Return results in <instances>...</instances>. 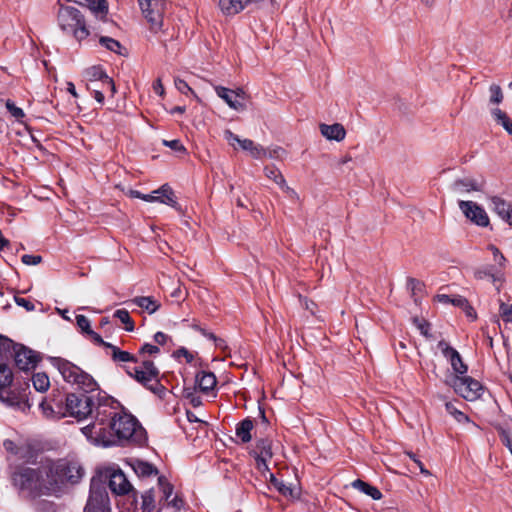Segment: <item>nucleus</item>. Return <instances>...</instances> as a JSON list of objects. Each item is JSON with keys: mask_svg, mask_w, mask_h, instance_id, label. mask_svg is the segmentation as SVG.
Here are the masks:
<instances>
[{"mask_svg": "<svg viewBox=\"0 0 512 512\" xmlns=\"http://www.w3.org/2000/svg\"><path fill=\"white\" fill-rule=\"evenodd\" d=\"M319 128L322 136L325 137L327 140H334L340 142L344 140L346 136V130L344 126L340 123H335L332 125L321 124Z\"/></svg>", "mask_w": 512, "mask_h": 512, "instance_id": "obj_22", "label": "nucleus"}, {"mask_svg": "<svg viewBox=\"0 0 512 512\" xmlns=\"http://www.w3.org/2000/svg\"><path fill=\"white\" fill-rule=\"evenodd\" d=\"M352 486L355 489L370 496L374 500H380L382 498V493L380 492V490L378 488H376L375 486H372L362 480L358 479V480L353 481Z\"/></svg>", "mask_w": 512, "mask_h": 512, "instance_id": "obj_29", "label": "nucleus"}, {"mask_svg": "<svg viewBox=\"0 0 512 512\" xmlns=\"http://www.w3.org/2000/svg\"><path fill=\"white\" fill-rule=\"evenodd\" d=\"M138 2L142 14L150 24V30L158 32L162 27L166 2L164 0H138Z\"/></svg>", "mask_w": 512, "mask_h": 512, "instance_id": "obj_8", "label": "nucleus"}, {"mask_svg": "<svg viewBox=\"0 0 512 512\" xmlns=\"http://www.w3.org/2000/svg\"><path fill=\"white\" fill-rule=\"evenodd\" d=\"M56 409L54 408L53 405L47 403L46 401H42L40 403V408L42 410V413L45 417L47 418H61L59 415H58V406H63L62 403H56Z\"/></svg>", "mask_w": 512, "mask_h": 512, "instance_id": "obj_39", "label": "nucleus"}, {"mask_svg": "<svg viewBox=\"0 0 512 512\" xmlns=\"http://www.w3.org/2000/svg\"><path fill=\"white\" fill-rule=\"evenodd\" d=\"M76 323L79 329L86 334H88L89 331L92 330L90 327V320L84 315H77Z\"/></svg>", "mask_w": 512, "mask_h": 512, "instance_id": "obj_47", "label": "nucleus"}, {"mask_svg": "<svg viewBox=\"0 0 512 512\" xmlns=\"http://www.w3.org/2000/svg\"><path fill=\"white\" fill-rule=\"evenodd\" d=\"M84 510L87 512H110L109 496L102 484L92 482L90 496Z\"/></svg>", "mask_w": 512, "mask_h": 512, "instance_id": "obj_10", "label": "nucleus"}, {"mask_svg": "<svg viewBox=\"0 0 512 512\" xmlns=\"http://www.w3.org/2000/svg\"><path fill=\"white\" fill-rule=\"evenodd\" d=\"M270 481L279 493L283 496L297 499L300 496V488L293 483H285L282 480L277 479L273 474H270Z\"/></svg>", "mask_w": 512, "mask_h": 512, "instance_id": "obj_21", "label": "nucleus"}, {"mask_svg": "<svg viewBox=\"0 0 512 512\" xmlns=\"http://www.w3.org/2000/svg\"><path fill=\"white\" fill-rule=\"evenodd\" d=\"M32 383L36 391L46 392L50 387V380L46 373L38 372L33 375Z\"/></svg>", "mask_w": 512, "mask_h": 512, "instance_id": "obj_32", "label": "nucleus"}, {"mask_svg": "<svg viewBox=\"0 0 512 512\" xmlns=\"http://www.w3.org/2000/svg\"><path fill=\"white\" fill-rule=\"evenodd\" d=\"M281 189L283 191H285L289 197H291L293 199L299 198V195L297 194V192L293 188L289 187L286 183H285V186L281 187Z\"/></svg>", "mask_w": 512, "mask_h": 512, "instance_id": "obj_64", "label": "nucleus"}, {"mask_svg": "<svg viewBox=\"0 0 512 512\" xmlns=\"http://www.w3.org/2000/svg\"><path fill=\"white\" fill-rule=\"evenodd\" d=\"M438 348L443 353V355L450 361L452 369L457 374H464L467 372V366L463 363L460 354L452 347L448 345L445 341H440L438 343Z\"/></svg>", "mask_w": 512, "mask_h": 512, "instance_id": "obj_17", "label": "nucleus"}, {"mask_svg": "<svg viewBox=\"0 0 512 512\" xmlns=\"http://www.w3.org/2000/svg\"><path fill=\"white\" fill-rule=\"evenodd\" d=\"M186 397L190 400V403L193 405V407H198L201 405V399L200 397L196 396L192 392H186Z\"/></svg>", "mask_w": 512, "mask_h": 512, "instance_id": "obj_62", "label": "nucleus"}, {"mask_svg": "<svg viewBox=\"0 0 512 512\" xmlns=\"http://www.w3.org/2000/svg\"><path fill=\"white\" fill-rule=\"evenodd\" d=\"M98 400L94 422L81 429L91 443L106 447L146 441L143 427L134 416L121 410L117 401L108 397Z\"/></svg>", "mask_w": 512, "mask_h": 512, "instance_id": "obj_1", "label": "nucleus"}, {"mask_svg": "<svg viewBox=\"0 0 512 512\" xmlns=\"http://www.w3.org/2000/svg\"><path fill=\"white\" fill-rule=\"evenodd\" d=\"M500 437L504 445L509 449L512 454V439L506 430H501Z\"/></svg>", "mask_w": 512, "mask_h": 512, "instance_id": "obj_56", "label": "nucleus"}, {"mask_svg": "<svg viewBox=\"0 0 512 512\" xmlns=\"http://www.w3.org/2000/svg\"><path fill=\"white\" fill-rule=\"evenodd\" d=\"M131 376H133L138 382L142 383L148 389L153 392H156L159 388L158 377H150L145 373V371L133 368L132 372H129Z\"/></svg>", "mask_w": 512, "mask_h": 512, "instance_id": "obj_26", "label": "nucleus"}, {"mask_svg": "<svg viewBox=\"0 0 512 512\" xmlns=\"http://www.w3.org/2000/svg\"><path fill=\"white\" fill-rule=\"evenodd\" d=\"M437 300L440 303H444V304L450 303V304L460 307V308H461V306L466 305V298L459 296V295L449 296L446 294H440V295H437Z\"/></svg>", "mask_w": 512, "mask_h": 512, "instance_id": "obj_36", "label": "nucleus"}, {"mask_svg": "<svg viewBox=\"0 0 512 512\" xmlns=\"http://www.w3.org/2000/svg\"><path fill=\"white\" fill-rule=\"evenodd\" d=\"M196 384L199 390L205 394L214 392L217 380L216 376L212 372L202 371L196 375Z\"/></svg>", "mask_w": 512, "mask_h": 512, "instance_id": "obj_23", "label": "nucleus"}, {"mask_svg": "<svg viewBox=\"0 0 512 512\" xmlns=\"http://www.w3.org/2000/svg\"><path fill=\"white\" fill-rule=\"evenodd\" d=\"M447 412L452 415L458 422H468L469 418L463 412L458 410L453 403L447 402L445 404Z\"/></svg>", "mask_w": 512, "mask_h": 512, "instance_id": "obj_40", "label": "nucleus"}, {"mask_svg": "<svg viewBox=\"0 0 512 512\" xmlns=\"http://www.w3.org/2000/svg\"><path fill=\"white\" fill-rule=\"evenodd\" d=\"M52 364L58 369L65 381L77 385L84 392L97 390L98 385L93 377L75 364L63 358H54Z\"/></svg>", "mask_w": 512, "mask_h": 512, "instance_id": "obj_5", "label": "nucleus"}, {"mask_svg": "<svg viewBox=\"0 0 512 512\" xmlns=\"http://www.w3.org/2000/svg\"><path fill=\"white\" fill-rule=\"evenodd\" d=\"M169 339L170 338L166 334H164L162 332H157L154 335V340L159 345H165Z\"/></svg>", "mask_w": 512, "mask_h": 512, "instance_id": "obj_61", "label": "nucleus"}, {"mask_svg": "<svg viewBox=\"0 0 512 512\" xmlns=\"http://www.w3.org/2000/svg\"><path fill=\"white\" fill-rule=\"evenodd\" d=\"M267 178L274 181L280 188L285 186V179L278 168L275 166H267L264 169Z\"/></svg>", "mask_w": 512, "mask_h": 512, "instance_id": "obj_34", "label": "nucleus"}, {"mask_svg": "<svg viewBox=\"0 0 512 512\" xmlns=\"http://www.w3.org/2000/svg\"><path fill=\"white\" fill-rule=\"evenodd\" d=\"M42 257L39 255L25 254L22 256V262L26 265H37L41 263Z\"/></svg>", "mask_w": 512, "mask_h": 512, "instance_id": "obj_52", "label": "nucleus"}, {"mask_svg": "<svg viewBox=\"0 0 512 512\" xmlns=\"http://www.w3.org/2000/svg\"><path fill=\"white\" fill-rule=\"evenodd\" d=\"M86 5L90 11L100 20H105L108 14V4L106 0H88Z\"/></svg>", "mask_w": 512, "mask_h": 512, "instance_id": "obj_28", "label": "nucleus"}, {"mask_svg": "<svg viewBox=\"0 0 512 512\" xmlns=\"http://www.w3.org/2000/svg\"><path fill=\"white\" fill-rule=\"evenodd\" d=\"M493 211L506 223L512 226V205L500 197L491 199Z\"/></svg>", "mask_w": 512, "mask_h": 512, "instance_id": "obj_20", "label": "nucleus"}, {"mask_svg": "<svg viewBox=\"0 0 512 512\" xmlns=\"http://www.w3.org/2000/svg\"><path fill=\"white\" fill-rule=\"evenodd\" d=\"M255 460H256V467L261 473L264 474L265 472L269 471V468L267 465V462H268L267 459L255 458Z\"/></svg>", "mask_w": 512, "mask_h": 512, "instance_id": "obj_58", "label": "nucleus"}, {"mask_svg": "<svg viewBox=\"0 0 512 512\" xmlns=\"http://www.w3.org/2000/svg\"><path fill=\"white\" fill-rule=\"evenodd\" d=\"M85 77L88 81L87 84L100 83L101 86H105L110 90L112 96L115 94L116 88L113 80L100 67L93 66L88 68L85 71Z\"/></svg>", "mask_w": 512, "mask_h": 512, "instance_id": "obj_16", "label": "nucleus"}, {"mask_svg": "<svg viewBox=\"0 0 512 512\" xmlns=\"http://www.w3.org/2000/svg\"><path fill=\"white\" fill-rule=\"evenodd\" d=\"M166 504L168 506L173 507L175 511H179L182 508L183 502L180 498L175 496L172 500H169Z\"/></svg>", "mask_w": 512, "mask_h": 512, "instance_id": "obj_59", "label": "nucleus"}, {"mask_svg": "<svg viewBox=\"0 0 512 512\" xmlns=\"http://www.w3.org/2000/svg\"><path fill=\"white\" fill-rule=\"evenodd\" d=\"M57 12L58 27L66 34H71L73 37L81 42L86 39L90 32L86 26L84 16L81 12L72 6H65L59 4Z\"/></svg>", "mask_w": 512, "mask_h": 512, "instance_id": "obj_4", "label": "nucleus"}, {"mask_svg": "<svg viewBox=\"0 0 512 512\" xmlns=\"http://www.w3.org/2000/svg\"><path fill=\"white\" fill-rule=\"evenodd\" d=\"M175 87L182 94H192L196 99H198L196 93L192 90V88L182 79L176 78L174 81Z\"/></svg>", "mask_w": 512, "mask_h": 512, "instance_id": "obj_44", "label": "nucleus"}, {"mask_svg": "<svg viewBox=\"0 0 512 512\" xmlns=\"http://www.w3.org/2000/svg\"><path fill=\"white\" fill-rule=\"evenodd\" d=\"M175 354H176V356H183V357H185L186 361L188 363L192 362L193 359H194L193 355L187 349H185V348L178 349Z\"/></svg>", "mask_w": 512, "mask_h": 512, "instance_id": "obj_60", "label": "nucleus"}, {"mask_svg": "<svg viewBox=\"0 0 512 512\" xmlns=\"http://www.w3.org/2000/svg\"><path fill=\"white\" fill-rule=\"evenodd\" d=\"M100 44L103 45L106 49L113 51L115 53H121V44L119 41L110 38V37H101Z\"/></svg>", "mask_w": 512, "mask_h": 512, "instance_id": "obj_42", "label": "nucleus"}, {"mask_svg": "<svg viewBox=\"0 0 512 512\" xmlns=\"http://www.w3.org/2000/svg\"><path fill=\"white\" fill-rule=\"evenodd\" d=\"M459 208L467 219L476 225L486 227L489 224V217L485 210L473 201H460Z\"/></svg>", "mask_w": 512, "mask_h": 512, "instance_id": "obj_12", "label": "nucleus"}, {"mask_svg": "<svg viewBox=\"0 0 512 512\" xmlns=\"http://www.w3.org/2000/svg\"><path fill=\"white\" fill-rule=\"evenodd\" d=\"M114 316L125 325V329L127 331H133L134 323L127 310L118 309L115 311Z\"/></svg>", "mask_w": 512, "mask_h": 512, "instance_id": "obj_38", "label": "nucleus"}, {"mask_svg": "<svg viewBox=\"0 0 512 512\" xmlns=\"http://www.w3.org/2000/svg\"><path fill=\"white\" fill-rule=\"evenodd\" d=\"M451 386L456 393L468 401L477 400L483 393L481 383L471 377L455 376L452 378Z\"/></svg>", "mask_w": 512, "mask_h": 512, "instance_id": "obj_9", "label": "nucleus"}, {"mask_svg": "<svg viewBox=\"0 0 512 512\" xmlns=\"http://www.w3.org/2000/svg\"><path fill=\"white\" fill-rule=\"evenodd\" d=\"M14 350L15 363L21 370H28L36 366L38 362V357L33 350L23 345H18L14 347Z\"/></svg>", "mask_w": 512, "mask_h": 512, "instance_id": "obj_15", "label": "nucleus"}, {"mask_svg": "<svg viewBox=\"0 0 512 512\" xmlns=\"http://www.w3.org/2000/svg\"><path fill=\"white\" fill-rule=\"evenodd\" d=\"M14 300L17 305L25 308L27 311H33L35 309L34 304L25 298L15 296Z\"/></svg>", "mask_w": 512, "mask_h": 512, "instance_id": "obj_53", "label": "nucleus"}, {"mask_svg": "<svg viewBox=\"0 0 512 512\" xmlns=\"http://www.w3.org/2000/svg\"><path fill=\"white\" fill-rule=\"evenodd\" d=\"M453 191L457 193H468L471 191H479L481 190V183L476 181L473 178H462L457 179L452 184Z\"/></svg>", "mask_w": 512, "mask_h": 512, "instance_id": "obj_25", "label": "nucleus"}, {"mask_svg": "<svg viewBox=\"0 0 512 512\" xmlns=\"http://www.w3.org/2000/svg\"><path fill=\"white\" fill-rule=\"evenodd\" d=\"M491 114H492L493 118L495 119V121L500 125H502L503 122H505L509 119L508 115L504 111L500 110L499 108L492 109Z\"/></svg>", "mask_w": 512, "mask_h": 512, "instance_id": "obj_51", "label": "nucleus"}, {"mask_svg": "<svg viewBox=\"0 0 512 512\" xmlns=\"http://www.w3.org/2000/svg\"><path fill=\"white\" fill-rule=\"evenodd\" d=\"M153 90L155 91V93H157L159 96H164V93H165V90H164V87H163V84L161 82V79H157L154 83H153Z\"/></svg>", "mask_w": 512, "mask_h": 512, "instance_id": "obj_63", "label": "nucleus"}, {"mask_svg": "<svg viewBox=\"0 0 512 512\" xmlns=\"http://www.w3.org/2000/svg\"><path fill=\"white\" fill-rule=\"evenodd\" d=\"M13 484L31 497L55 496L56 483L51 479L48 465L38 469L20 468L12 476Z\"/></svg>", "mask_w": 512, "mask_h": 512, "instance_id": "obj_2", "label": "nucleus"}, {"mask_svg": "<svg viewBox=\"0 0 512 512\" xmlns=\"http://www.w3.org/2000/svg\"><path fill=\"white\" fill-rule=\"evenodd\" d=\"M252 453L255 458L270 460L273 456L271 441L268 439H260L257 441Z\"/></svg>", "mask_w": 512, "mask_h": 512, "instance_id": "obj_27", "label": "nucleus"}, {"mask_svg": "<svg viewBox=\"0 0 512 512\" xmlns=\"http://www.w3.org/2000/svg\"><path fill=\"white\" fill-rule=\"evenodd\" d=\"M474 276L479 280L490 279L498 291L500 290L498 284L504 281L503 270L496 265H486L480 267L474 272Z\"/></svg>", "mask_w": 512, "mask_h": 512, "instance_id": "obj_18", "label": "nucleus"}, {"mask_svg": "<svg viewBox=\"0 0 512 512\" xmlns=\"http://www.w3.org/2000/svg\"><path fill=\"white\" fill-rule=\"evenodd\" d=\"M489 249L494 256L495 265L503 270L506 264L505 257L502 255V253L499 251L497 247L491 245L489 246Z\"/></svg>", "mask_w": 512, "mask_h": 512, "instance_id": "obj_45", "label": "nucleus"}, {"mask_svg": "<svg viewBox=\"0 0 512 512\" xmlns=\"http://www.w3.org/2000/svg\"><path fill=\"white\" fill-rule=\"evenodd\" d=\"M82 394H69L65 399L63 406H58V415L60 417H73L78 420L85 419L90 415L95 406L94 396Z\"/></svg>", "mask_w": 512, "mask_h": 512, "instance_id": "obj_6", "label": "nucleus"}, {"mask_svg": "<svg viewBox=\"0 0 512 512\" xmlns=\"http://www.w3.org/2000/svg\"><path fill=\"white\" fill-rule=\"evenodd\" d=\"M90 336V338L98 345H102L104 347H107L109 348V345H111L110 343H107L105 342L102 337L97 334L96 332H94L93 330L89 331V333L87 334Z\"/></svg>", "mask_w": 512, "mask_h": 512, "instance_id": "obj_57", "label": "nucleus"}, {"mask_svg": "<svg viewBox=\"0 0 512 512\" xmlns=\"http://www.w3.org/2000/svg\"><path fill=\"white\" fill-rule=\"evenodd\" d=\"M215 91L231 109L236 111L245 110V92L242 89L231 90L222 86H216Z\"/></svg>", "mask_w": 512, "mask_h": 512, "instance_id": "obj_13", "label": "nucleus"}, {"mask_svg": "<svg viewBox=\"0 0 512 512\" xmlns=\"http://www.w3.org/2000/svg\"><path fill=\"white\" fill-rule=\"evenodd\" d=\"M159 353V348L152 344H144L139 350V357L145 358L146 354L154 355Z\"/></svg>", "mask_w": 512, "mask_h": 512, "instance_id": "obj_48", "label": "nucleus"}, {"mask_svg": "<svg viewBox=\"0 0 512 512\" xmlns=\"http://www.w3.org/2000/svg\"><path fill=\"white\" fill-rule=\"evenodd\" d=\"M163 144L167 147H170L171 149L175 150V151H179V152H184L185 151V148L184 146L181 144V142L177 139L175 140H171V141H168V140H164L163 141Z\"/></svg>", "mask_w": 512, "mask_h": 512, "instance_id": "obj_54", "label": "nucleus"}, {"mask_svg": "<svg viewBox=\"0 0 512 512\" xmlns=\"http://www.w3.org/2000/svg\"><path fill=\"white\" fill-rule=\"evenodd\" d=\"M29 384L14 382L11 368L0 362V401L6 406L25 412L30 409Z\"/></svg>", "mask_w": 512, "mask_h": 512, "instance_id": "obj_3", "label": "nucleus"}, {"mask_svg": "<svg viewBox=\"0 0 512 512\" xmlns=\"http://www.w3.org/2000/svg\"><path fill=\"white\" fill-rule=\"evenodd\" d=\"M127 464L140 478L156 476L158 474V470L154 465L138 458L129 459Z\"/></svg>", "mask_w": 512, "mask_h": 512, "instance_id": "obj_19", "label": "nucleus"}, {"mask_svg": "<svg viewBox=\"0 0 512 512\" xmlns=\"http://www.w3.org/2000/svg\"><path fill=\"white\" fill-rule=\"evenodd\" d=\"M109 488L116 495H126L133 493L136 495L133 486L121 470H112L109 472Z\"/></svg>", "mask_w": 512, "mask_h": 512, "instance_id": "obj_14", "label": "nucleus"}, {"mask_svg": "<svg viewBox=\"0 0 512 512\" xmlns=\"http://www.w3.org/2000/svg\"><path fill=\"white\" fill-rule=\"evenodd\" d=\"M109 349L111 350V356L114 361L118 362H138L139 359L127 351H122L118 347L114 345H109Z\"/></svg>", "mask_w": 512, "mask_h": 512, "instance_id": "obj_33", "label": "nucleus"}, {"mask_svg": "<svg viewBox=\"0 0 512 512\" xmlns=\"http://www.w3.org/2000/svg\"><path fill=\"white\" fill-rule=\"evenodd\" d=\"M87 88L92 91L95 100L102 104L104 102V93L109 91L105 86H101V89L94 88L91 84H87Z\"/></svg>", "mask_w": 512, "mask_h": 512, "instance_id": "obj_46", "label": "nucleus"}, {"mask_svg": "<svg viewBox=\"0 0 512 512\" xmlns=\"http://www.w3.org/2000/svg\"><path fill=\"white\" fill-rule=\"evenodd\" d=\"M6 108L16 119H20L24 116V112L21 108L17 107L12 101H6Z\"/></svg>", "mask_w": 512, "mask_h": 512, "instance_id": "obj_49", "label": "nucleus"}, {"mask_svg": "<svg viewBox=\"0 0 512 512\" xmlns=\"http://www.w3.org/2000/svg\"><path fill=\"white\" fill-rule=\"evenodd\" d=\"M158 485L162 493L160 501H165L167 503L169 501V498L173 494V485L170 482H168V480L164 476L158 477Z\"/></svg>", "mask_w": 512, "mask_h": 512, "instance_id": "obj_35", "label": "nucleus"}, {"mask_svg": "<svg viewBox=\"0 0 512 512\" xmlns=\"http://www.w3.org/2000/svg\"><path fill=\"white\" fill-rule=\"evenodd\" d=\"M154 193L157 194V196L159 197L157 202L166 204L177 210H180L174 191L168 184L162 185L159 189L155 190Z\"/></svg>", "mask_w": 512, "mask_h": 512, "instance_id": "obj_24", "label": "nucleus"}, {"mask_svg": "<svg viewBox=\"0 0 512 512\" xmlns=\"http://www.w3.org/2000/svg\"><path fill=\"white\" fill-rule=\"evenodd\" d=\"M253 429V422L249 418L244 419L236 427V435L242 442L247 443L251 440V430Z\"/></svg>", "mask_w": 512, "mask_h": 512, "instance_id": "obj_30", "label": "nucleus"}, {"mask_svg": "<svg viewBox=\"0 0 512 512\" xmlns=\"http://www.w3.org/2000/svg\"><path fill=\"white\" fill-rule=\"evenodd\" d=\"M142 505L144 509H152L154 505V493L152 490L145 492L142 496Z\"/></svg>", "mask_w": 512, "mask_h": 512, "instance_id": "obj_50", "label": "nucleus"}, {"mask_svg": "<svg viewBox=\"0 0 512 512\" xmlns=\"http://www.w3.org/2000/svg\"><path fill=\"white\" fill-rule=\"evenodd\" d=\"M499 314L502 320L506 323H512V303L506 304L503 301L500 302Z\"/></svg>", "mask_w": 512, "mask_h": 512, "instance_id": "obj_43", "label": "nucleus"}, {"mask_svg": "<svg viewBox=\"0 0 512 512\" xmlns=\"http://www.w3.org/2000/svg\"><path fill=\"white\" fill-rule=\"evenodd\" d=\"M225 140L233 148L240 147L242 150L248 152L253 158L261 159L267 156V150L259 144H256L250 139H241L230 130L224 131Z\"/></svg>", "mask_w": 512, "mask_h": 512, "instance_id": "obj_11", "label": "nucleus"}, {"mask_svg": "<svg viewBox=\"0 0 512 512\" xmlns=\"http://www.w3.org/2000/svg\"><path fill=\"white\" fill-rule=\"evenodd\" d=\"M491 104H500L503 100V92L499 85L492 84L489 88Z\"/></svg>", "mask_w": 512, "mask_h": 512, "instance_id": "obj_41", "label": "nucleus"}, {"mask_svg": "<svg viewBox=\"0 0 512 512\" xmlns=\"http://www.w3.org/2000/svg\"><path fill=\"white\" fill-rule=\"evenodd\" d=\"M137 358L139 359V361H141V365L135 367L136 369L145 371V373L147 375H149L150 377H158L159 376V371L152 361L146 360L145 358H140V357H137Z\"/></svg>", "mask_w": 512, "mask_h": 512, "instance_id": "obj_37", "label": "nucleus"}, {"mask_svg": "<svg viewBox=\"0 0 512 512\" xmlns=\"http://www.w3.org/2000/svg\"><path fill=\"white\" fill-rule=\"evenodd\" d=\"M132 302L138 307L145 309L150 314L156 312L160 307V304L157 303L152 297H136L132 300Z\"/></svg>", "mask_w": 512, "mask_h": 512, "instance_id": "obj_31", "label": "nucleus"}, {"mask_svg": "<svg viewBox=\"0 0 512 512\" xmlns=\"http://www.w3.org/2000/svg\"><path fill=\"white\" fill-rule=\"evenodd\" d=\"M51 479L56 483V497H59L67 483H76L82 477V468L76 463H70L64 460L57 461L48 465Z\"/></svg>", "mask_w": 512, "mask_h": 512, "instance_id": "obj_7", "label": "nucleus"}, {"mask_svg": "<svg viewBox=\"0 0 512 512\" xmlns=\"http://www.w3.org/2000/svg\"><path fill=\"white\" fill-rule=\"evenodd\" d=\"M414 323L417 326V328L420 330L421 334L425 337H428V329L429 324L423 320H419L417 318L414 319Z\"/></svg>", "mask_w": 512, "mask_h": 512, "instance_id": "obj_55", "label": "nucleus"}]
</instances>
